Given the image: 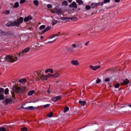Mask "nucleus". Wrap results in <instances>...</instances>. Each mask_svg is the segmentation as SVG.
Segmentation results:
<instances>
[{
  "label": "nucleus",
  "instance_id": "nucleus-1",
  "mask_svg": "<svg viewBox=\"0 0 131 131\" xmlns=\"http://www.w3.org/2000/svg\"><path fill=\"white\" fill-rule=\"evenodd\" d=\"M35 75L36 77V80H47L50 77L51 78H58L60 76V74L58 72H56L53 75L48 74L45 76L39 74L38 72H35Z\"/></svg>",
  "mask_w": 131,
  "mask_h": 131
},
{
  "label": "nucleus",
  "instance_id": "nucleus-2",
  "mask_svg": "<svg viewBox=\"0 0 131 131\" xmlns=\"http://www.w3.org/2000/svg\"><path fill=\"white\" fill-rule=\"evenodd\" d=\"M23 22V17H20L16 21H9L7 24V27H10L11 26H16L18 27Z\"/></svg>",
  "mask_w": 131,
  "mask_h": 131
},
{
  "label": "nucleus",
  "instance_id": "nucleus-3",
  "mask_svg": "<svg viewBox=\"0 0 131 131\" xmlns=\"http://www.w3.org/2000/svg\"><path fill=\"white\" fill-rule=\"evenodd\" d=\"M18 58H19V54L18 53H16L13 56L8 55L6 57V60L10 63H14V62L18 61Z\"/></svg>",
  "mask_w": 131,
  "mask_h": 131
},
{
  "label": "nucleus",
  "instance_id": "nucleus-4",
  "mask_svg": "<svg viewBox=\"0 0 131 131\" xmlns=\"http://www.w3.org/2000/svg\"><path fill=\"white\" fill-rule=\"evenodd\" d=\"M13 92L16 93V94H18L19 93H24L25 91H26V88L25 87H19L18 86L14 85L13 86L12 89Z\"/></svg>",
  "mask_w": 131,
  "mask_h": 131
},
{
  "label": "nucleus",
  "instance_id": "nucleus-5",
  "mask_svg": "<svg viewBox=\"0 0 131 131\" xmlns=\"http://www.w3.org/2000/svg\"><path fill=\"white\" fill-rule=\"evenodd\" d=\"M30 51V48L29 47H27L24 50H23L18 55V57H23L24 55V54H26V53H28Z\"/></svg>",
  "mask_w": 131,
  "mask_h": 131
},
{
  "label": "nucleus",
  "instance_id": "nucleus-6",
  "mask_svg": "<svg viewBox=\"0 0 131 131\" xmlns=\"http://www.w3.org/2000/svg\"><path fill=\"white\" fill-rule=\"evenodd\" d=\"M103 5H104V3H103V2H100L99 3H93L91 4V8H92V9H94V8H96V7H98V6H103Z\"/></svg>",
  "mask_w": 131,
  "mask_h": 131
},
{
  "label": "nucleus",
  "instance_id": "nucleus-7",
  "mask_svg": "<svg viewBox=\"0 0 131 131\" xmlns=\"http://www.w3.org/2000/svg\"><path fill=\"white\" fill-rule=\"evenodd\" d=\"M53 12H54V13H56V14H57V15H61V14H62V10L57 8H54Z\"/></svg>",
  "mask_w": 131,
  "mask_h": 131
},
{
  "label": "nucleus",
  "instance_id": "nucleus-8",
  "mask_svg": "<svg viewBox=\"0 0 131 131\" xmlns=\"http://www.w3.org/2000/svg\"><path fill=\"white\" fill-rule=\"evenodd\" d=\"M23 109H25L26 110H34L35 109H37L38 107H36V106L34 107L32 106H30L26 107H24L23 106Z\"/></svg>",
  "mask_w": 131,
  "mask_h": 131
},
{
  "label": "nucleus",
  "instance_id": "nucleus-9",
  "mask_svg": "<svg viewBox=\"0 0 131 131\" xmlns=\"http://www.w3.org/2000/svg\"><path fill=\"white\" fill-rule=\"evenodd\" d=\"M71 63L72 65H73V66H78L79 65V62L78 61V60H73L71 61Z\"/></svg>",
  "mask_w": 131,
  "mask_h": 131
},
{
  "label": "nucleus",
  "instance_id": "nucleus-10",
  "mask_svg": "<svg viewBox=\"0 0 131 131\" xmlns=\"http://www.w3.org/2000/svg\"><path fill=\"white\" fill-rule=\"evenodd\" d=\"M90 69H92V70H94V71H96L97 69H100L101 68V66H90Z\"/></svg>",
  "mask_w": 131,
  "mask_h": 131
},
{
  "label": "nucleus",
  "instance_id": "nucleus-11",
  "mask_svg": "<svg viewBox=\"0 0 131 131\" xmlns=\"http://www.w3.org/2000/svg\"><path fill=\"white\" fill-rule=\"evenodd\" d=\"M61 98L62 97H61V96H58L56 97H53L52 98V100L53 102H58V101H59V100H61Z\"/></svg>",
  "mask_w": 131,
  "mask_h": 131
},
{
  "label": "nucleus",
  "instance_id": "nucleus-12",
  "mask_svg": "<svg viewBox=\"0 0 131 131\" xmlns=\"http://www.w3.org/2000/svg\"><path fill=\"white\" fill-rule=\"evenodd\" d=\"M70 8H73L74 9H77V5L75 2H73L72 4L69 5Z\"/></svg>",
  "mask_w": 131,
  "mask_h": 131
},
{
  "label": "nucleus",
  "instance_id": "nucleus-13",
  "mask_svg": "<svg viewBox=\"0 0 131 131\" xmlns=\"http://www.w3.org/2000/svg\"><path fill=\"white\" fill-rule=\"evenodd\" d=\"M30 20H32V16L29 15L28 17H25L24 20L25 22H28V21H30Z\"/></svg>",
  "mask_w": 131,
  "mask_h": 131
},
{
  "label": "nucleus",
  "instance_id": "nucleus-14",
  "mask_svg": "<svg viewBox=\"0 0 131 131\" xmlns=\"http://www.w3.org/2000/svg\"><path fill=\"white\" fill-rule=\"evenodd\" d=\"M128 83H129V80H128V79H125L123 80V82L121 83V84L122 85H124L125 84H128Z\"/></svg>",
  "mask_w": 131,
  "mask_h": 131
},
{
  "label": "nucleus",
  "instance_id": "nucleus-15",
  "mask_svg": "<svg viewBox=\"0 0 131 131\" xmlns=\"http://www.w3.org/2000/svg\"><path fill=\"white\" fill-rule=\"evenodd\" d=\"M48 72L54 73V70L52 69H47L45 70V73H48Z\"/></svg>",
  "mask_w": 131,
  "mask_h": 131
},
{
  "label": "nucleus",
  "instance_id": "nucleus-16",
  "mask_svg": "<svg viewBox=\"0 0 131 131\" xmlns=\"http://www.w3.org/2000/svg\"><path fill=\"white\" fill-rule=\"evenodd\" d=\"M18 82H20V83H23V84H25L26 83V79H21L19 80Z\"/></svg>",
  "mask_w": 131,
  "mask_h": 131
},
{
  "label": "nucleus",
  "instance_id": "nucleus-17",
  "mask_svg": "<svg viewBox=\"0 0 131 131\" xmlns=\"http://www.w3.org/2000/svg\"><path fill=\"white\" fill-rule=\"evenodd\" d=\"M34 93H35V91L34 90H31L28 93V95L32 96V95L34 94Z\"/></svg>",
  "mask_w": 131,
  "mask_h": 131
},
{
  "label": "nucleus",
  "instance_id": "nucleus-18",
  "mask_svg": "<svg viewBox=\"0 0 131 131\" xmlns=\"http://www.w3.org/2000/svg\"><path fill=\"white\" fill-rule=\"evenodd\" d=\"M10 102H11V100L10 99H6L4 100L3 103H4V104H9Z\"/></svg>",
  "mask_w": 131,
  "mask_h": 131
},
{
  "label": "nucleus",
  "instance_id": "nucleus-19",
  "mask_svg": "<svg viewBox=\"0 0 131 131\" xmlns=\"http://www.w3.org/2000/svg\"><path fill=\"white\" fill-rule=\"evenodd\" d=\"M51 29V27H47L44 30L42 31V33H45L47 32V31H49Z\"/></svg>",
  "mask_w": 131,
  "mask_h": 131
},
{
  "label": "nucleus",
  "instance_id": "nucleus-20",
  "mask_svg": "<svg viewBox=\"0 0 131 131\" xmlns=\"http://www.w3.org/2000/svg\"><path fill=\"white\" fill-rule=\"evenodd\" d=\"M79 104L81 105V106H84V105H85L86 104V101H79Z\"/></svg>",
  "mask_w": 131,
  "mask_h": 131
},
{
  "label": "nucleus",
  "instance_id": "nucleus-21",
  "mask_svg": "<svg viewBox=\"0 0 131 131\" xmlns=\"http://www.w3.org/2000/svg\"><path fill=\"white\" fill-rule=\"evenodd\" d=\"M77 3L79 5V6L81 5H83V1L82 0H77Z\"/></svg>",
  "mask_w": 131,
  "mask_h": 131
},
{
  "label": "nucleus",
  "instance_id": "nucleus-22",
  "mask_svg": "<svg viewBox=\"0 0 131 131\" xmlns=\"http://www.w3.org/2000/svg\"><path fill=\"white\" fill-rule=\"evenodd\" d=\"M33 4L35 6V7H38V1L34 0L33 1Z\"/></svg>",
  "mask_w": 131,
  "mask_h": 131
},
{
  "label": "nucleus",
  "instance_id": "nucleus-23",
  "mask_svg": "<svg viewBox=\"0 0 131 131\" xmlns=\"http://www.w3.org/2000/svg\"><path fill=\"white\" fill-rule=\"evenodd\" d=\"M69 17H61L60 20L62 21H66V20H69Z\"/></svg>",
  "mask_w": 131,
  "mask_h": 131
},
{
  "label": "nucleus",
  "instance_id": "nucleus-24",
  "mask_svg": "<svg viewBox=\"0 0 131 131\" xmlns=\"http://www.w3.org/2000/svg\"><path fill=\"white\" fill-rule=\"evenodd\" d=\"M45 28H46V26L41 25L39 27V29L40 30H42L43 29H45Z\"/></svg>",
  "mask_w": 131,
  "mask_h": 131
},
{
  "label": "nucleus",
  "instance_id": "nucleus-25",
  "mask_svg": "<svg viewBox=\"0 0 131 131\" xmlns=\"http://www.w3.org/2000/svg\"><path fill=\"white\" fill-rule=\"evenodd\" d=\"M62 6H68V3L67 2V1H64L62 3Z\"/></svg>",
  "mask_w": 131,
  "mask_h": 131
},
{
  "label": "nucleus",
  "instance_id": "nucleus-26",
  "mask_svg": "<svg viewBox=\"0 0 131 131\" xmlns=\"http://www.w3.org/2000/svg\"><path fill=\"white\" fill-rule=\"evenodd\" d=\"M58 23V21L56 20H52V26H54V25H55V24H57Z\"/></svg>",
  "mask_w": 131,
  "mask_h": 131
},
{
  "label": "nucleus",
  "instance_id": "nucleus-27",
  "mask_svg": "<svg viewBox=\"0 0 131 131\" xmlns=\"http://www.w3.org/2000/svg\"><path fill=\"white\" fill-rule=\"evenodd\" d=\"M14 8H19V3L18 2H16L15 4H14Z\"/></svg>",
  "mask_w": 131,
  "mask_h": 131
},
{
  "label": "nucleus",
  "instance_id": "nucleus-28",
  "mask_svg": "<svg viewBox=\"0 0 131 131\" xmlns=\"http://www.w3.org/2000/svg\"><path fill=\"white\" fill-rule=\"evenodd\" d=\"M68 110H69V107H68V106L66 107L63 111L64 113H66Z\"/></svg>",
  "mask_w": 131,
  "mask_h": 131
},
{
  "label": "nucleus",
  "instance_id": "nucleus-29",
  "mask_svg": "<svg viewBox=\"0 0 131 131\" xmlns=\"http://www.w3.org/2000/svg\"><path fill=\"white\" fill-rule=\"evenodd\" d=\"M8 94H9V89L6 88L5 90V95H8Z\"/></svg>",
  "mask_w": 131,
  "mask_h": 131
},
{
  "label": "nucleus",
  "instance_id": "nucleus-30",
  "mask_svg": "<svg viewBox=\"0 0 131 131\" xmlns=\"http://www.w3.org/2000/svg\"><path fill=\"white\" fill-rule=\"evenodd\" d=\"M71 20H72V21H76V20H77V17H71Z\"/></svg>",
  "mask_w": 131,
  "mask_h": 131
},
{
  "label": "nucleus",
  "instance_id": "nucleus-31",
  "mask_svg": "<svg viewBox=\"0 0 131 131\" xmlns=\"http://www.w3.org/2000/svg\"><path fill=\"white\" fill-rule=\"evenodd\" d=\"M5 96L3 94H0V100H4Z\"/></svg>",
  "mask_w": 131,
  "mask_h": 131
},
{
  "label": "nucleus",
  "instance_id": "nucleus-32",
  "mask_svg": "<svg viewBox=\"0 0 131 131\" xmlns=\"http://www.w3.org/2000/svg\"><path fill=\"white\" fill-rule=\"evenodd\" d=\"M120 85V84L117 83L116 85H115V89H118Z\"/></svg>",
  "mask_w": 131,
  "mask_h": 131
},
{
  "label": "nucleus",
  "instance_id": "nucleus-33",
  "mask_svg": "<svg viewBox=\"0 0 131 131\" xmlns=\"http://www.w3.org/2000/svg\"><path fill=\"white\" fill-rule=\"evenodd\" d=\"M47 7L48 8V9H52V8H53V6L51 4H48Z\"/></svg>",
  "mask_w": 131,
  "mask_h": 131
},
{
  "label": "nucleus",
  "instance_id": "nucleus-34",
  "mask_svg": "<svg viewBox=\"0 0 131 131\" xmlns=\"http://www.w3.org/2000/svg\"><path fill=\"white\" fill-rule=\"evenodd\" d=\"M0 131H6V128L4 127H0Z\"/></svg>",
  "mask_w": 131,
  "mask_h": 131
},
{
  "label": "nucleus",
  "instance_id": "nucleus-35",
  "mask_svg": "<svg viewBox=\"0 0 131 131\" xmlns=\"http://www.w3.org/2000/svg\"><path fill=\"white\" fill-rule=\"evenodd\" d=\"M57 39H54L53 41H49L48 42L46 43L47 44L48 43H52V42H54V41H56Z\"/></svg>",
  "mask_w": 131,
  "mask_h": 131
},
{
  "label": "nucleus",
  "instance_id": "nucleus-36",
  "mask_svg": "<svg viewBox=\"0 0 131 131\" xmlns=\"http://www.w3.org/2000/svg\"><path fill=\"white\" fill-rule=\"evenodd\" d=\"M60 82H61V81H60V80H57L55 82L56 84H57V85H60Z\"/></svg>",
  "mask_w": 131,
  "mask_h": 131
},
{
  "label": "nucleus",
  "instance_id": "nucleus-37",
  "mask_svg": "<svg viewBox=\"0 0 131 131\" xmlns=\"http://www.w3.org/2000/svg\"><path fill=\"white\" fill-rule=\"evenodd\" d=\"M43 107V108H48V107H50V104H47L44 105Z\"/></svg>",
  "mask_w": 131,
  "mask_h": 131
},
{
  "label": "nucleus",
  "instance_id": "nucleus-38",
  "mask_svg": "<svg viewBox=\"0 0 131 131\" xmlns=\"http://www.w3.org/2000/svg\"><path fill=\"white\" fill-rule=\"evenodd\" d=\"M26 2V0H20V4L22 5V4H24Z\"/></svg>",
  "mask_w": 131,
  "mask_h": 131
},
{
  "label": "nucleus",
  "instance_id": "nucleus-39",
  "mask_svg": "<svg viewBox=\"0 0 131 131\" xmlns=\"http://www.w3.org/2000/svg\"><path fill=\"white\" fill-rule=\"evenodd\" d=\"M77 47H78V48H80L81 49V48H82V44H81V43H80L79 44H78L77 45Z\"/></svg>",
  "mask_w": 131,
  "mask_h": 131
},
{
  "label": "nucleus",
  "instance_id": "nucleus-40",
  "mask_svg": "<svg viewBox=\"0 0 131 131\" xmlns=\"http://www.w3.org/2000/svg\"><path fill=\"white\" fill-rule=\"evenodd\" d=\"M48 117H52L53 116V113H50L48 115Z\"/></svg>",
  "mask_w": 131,
  "mask_h": 131
},
{
  "label": "nucleus",
  "instance_id": "nucleus-41",
  "mask_svg": "<svg viewBox=\"0 0 131 131\" xmlns=\"http://www.w3.org/2000/svg\"><path fill=\"white\" fill-rule=\"evenodd\" d=\"M85 9L86 10H91V6H86Z\"/></svg>",
  "mask_w": 131,
  "mask_h": 131
},
{
  "label": "nucleus",
  "instance_id": "nucleus-42",
  "mask_svg": "<svg viewBox=\"0 0 131 131\" xmlns=\"http://www.w3.org/2000/svg\"><path fill=\"white\" fill-rule=\"evenodd\" d=\"M5 14H6L7 15L10 14V10H6L5 11Z\"/></svg>",
  "mask_w": 131,
  "mask_h": 131
},
{
  "label": "nucleus",
  "instance_id": "nucleus-43",
  "mask_svg": "<svg viewBox=\"0 0 131 131\" xmlns=\"http://www.w3.org/2000/svg\"><path fill=\"white\" fill-rule=\"evenodd\" d=\"M100 82H101V79H97V80H96V83H100Z\"/></svg>",
  "mask_w": 131,
  "mask_h": 131
},
{
  "label": "nucleus",
  "instance_id": "nucleus-44",
  "mask_svg": "<svg viewBox=\"0 0 131 131\" xmlns=\"http://www.w3.org/2000/svg\"><path fill=\"white\" fill-rule=\"evenodd\" d=\"M104 4H107V3H110V0H104Z\"/></svg>",
  "mask_w": 131,
  "mask_h": 131
},
{
  "label": "nucleus",
  "instance_id": "nucleus-45",
  "mask_svg": "<svg viewBox=\"0 0 131 131\" xmlns=\"http://www.w3.org/2000/svg\"><path fill=\"white\" fill-rule=\"evenodd\" d=\"M104 81H105L106 82H109V81H110V78H106L104 80Z\"/></svg>",
  "mask_w": 131,
  "mask_h": 131
},
{
  "label": "nucleus",
  "instance_id": "nucleus-46",
  "mask_svg": "<svg viewBox=\"0 0 131 131\" xmlns=\"http://www.w3.org/2000/svg\"><path fill=\"white\" fill-rule=\"evenodd\" d=\"M54 37H55V35H52V36H51L50 37H49L48 38L49 39H51L52 38H54Z\"/></svg>",
  "mask_w": 131,
  "mask_h": 131
},
{
  "label": "nucleus",
  "instance_id": "nucleus-47",
  "mask_svg": "<svg viewBox=\"0 0 131 131\" xmlns=\"http://www.w3.org/2000/svg\"><path fill=\"white\" fill-rule=\"evenodd\" d=\"M4 93V89L0 88V94H3Z\"/></svg>",
  "mask_w": 131,
  "mask_h": 131
},
{
  "label": "nucleus",
  "instance_id": "nucleus-48",
  "mask_svg": "<svg viewBox=\"0 0 131 131\" xmlns=\"http://www.w3.org/2000/svg\"><path fill=\"white\" fill-rule=\"evenodd\" d=\"M21 131H27V128H26V127L23 128H21Z\"/></svg>",
  "mask_w": 131,
  "mask_h": 131
},
{
  "label": "nucleus",
  "instance_id": "nucleus-49",
  "mask_svg": "<svg viewBox=\"0 0 131 131\" xmlns=\"http://www.w3.org/2000/svg\"><path fill=\"white\" fill-rule=\"evenodd\" d=\"M72 47L73 49H75V48H76L77 46L75 44H72Z\"/></svg>",
  "mask_w": 131,
  "mask_h": 131
},
{
  "label": "nucleus",
  "instance_id": "nucleus-50",
  "mask_svg": "<svg viewBox=\"0 0 131 131\" xmlns=\"http://www.w3.org/2000/svg\"><path fill=\"white\" fill-rule=\"evenodd\" d=\"M90 43V41H88L87 42H86L85 43V46H86V47H88V46H89V43Z\"/></svg>",
  "mask_w": 131,
  "mask_h": 131
},
{
  "label": "nucleus",
  "instance_id": "nucleus-51",
  "mask_svg": "<svg viewBox=\"0 0 131 131\" xmlns=\"http://www.w3.org/2000/svg\"><path fill=\"white\" fill-rule=\"evenodd\" d=\"M53 35H54V37H56V36H59V34H55Z\"/></svg>",
  "mask_w": 131,
  "mask_h": 131
},
{
  "label": "nucleus",
  "instance_id": "nucleus-52",
  "mask_svg": "<svg viewBox=\"0 0 131 131\" xmlns=\"http://www.w3.org/2000/svg\"><path fill=\"white\" fill-rule=\"evenodd\" d=\"M72 50H73V48H68V51H72Z\"/></svg>",
  "mask_w": 131,
  "mask_h": 131
},
{
  "label": "nucleus",
  "instance_id": "nucleus-53",
  "mask_svg": "<svg viewBox=\"0 0 131 131\" xmlns=\"http://www.w3.org/2000/svg\"><path fill=\"white\" fill-rule=\"evenodd\" d=\"M124 105H123V104H121V105L120 106V108H124Z\"/></svg>",
  "mask_w": 131,
  "mask_h": 131
},
{
  "label": "nucleus",
  "instance_id": "nucleus-54",
  "mask_svg": "<svg viewBox=\"0 0 131 131\" xmlns=\"http://www.w3.org/2000/svg\"><path fill=\"white\" fill-rule=\"evenodd\" d=\"M115 3H119L120 2V0H115Z\"/></svg>",
  "mask_w": 131,
  "mask_h": 131
},
{
  "label": "nucleus",
  "instance_id": "nucleus-55",
  "mask_svg": "<svg viewBox=\"0 0 131 131\" xmlns=\"http://www.w3.org/2000/svg\"><path fill=\"white\" fill-rule=\"evenodd\" d=\"M36 102H37V101H31L29 103H36Z\"/></svg>",
  "mask_w": 131,
  "mask_h": 131
},
{
  "label": "nucleus",
  "instance_id": "nucleus-56",
  "mask_svg": "<svg viewBox=\"0 0 131 131\" xmlns=\"http://www.w3.org/2000/svg\"><path fill=\"white\" fill-rule=\"evenodd\" d=\"M114 106V105H112V107L111 108V110H113V108H113V107Z\"/></svg>",
  "mask_w": 131,
  "mask_h": 131
},
{
  "label": "nucleus",
  "instance_id": "nucleus-57",
  "mask_svg": "<svg viewBox=\"0 0 131 131\" xmlns=\"http://www.w3.org/2000/svg\"><path fill=\"white\" fill-rule=\"evenodd\" d=\"M69 3H72V0H68Z\"/></svg>",
  "mask_w": 131,
  "mask_h": 131
},
{
  "label": "nucleus",
  "instance_id": "nucleus-58",
  "mask_svg": "<svg viewBox=\"0 0 131 131\" xmlns=\"http://www.w3.org/2000/svg\"><path fill=\"white\" fill-rule=\"evenodd\" d=\"M6 35H8L9 34V32L5 33Z\"/></svg>",
  "mask_w": 131,
  "mask_h": 131
},
{
  "label": "nucleus",
  "instance_id": "nucleus-59",
  "mask_svg": "<svg viewBox=\"0 0 131 131\" xmlns=\"http://www.w3.org/2000/svg\"><path fill=\"white\" fill-rule=\"evenodd\" d=\"M47 92H48V94H50L51 92H50V90H48V91H47Z\"/></svg>",
  "mask_w": 131,
  "mask_h": 131
},
{
  "label": "nucleus",
  "instance_id": "nucleus-60",
  "mask_svg": "<svg viewBox=\"0 0 131 131\" xmlns=\"http://www.w3.org/2000/svg\"><path fill=\"white\" fill-rule=\"evenodd\" d=\"M40 38H43V36H41Z\"/></svg>",
  "mask_w": 131,
  "mask_h": 131
},
{
  "label": "nucleus",
  "instance_id": "nucleus-61",
  "mask_svg": "<svg viewBox=\"0 0 131 131\" xmlns=\"http://www.w3.org/2000/svg\"><path fill=\"white\" fill-rule=\"evenodd\" d=\"M113 129H115V128H116V127L114 126V127H113Z\"/></svg>",
  "mask_w": 131,
  "mask_h": 131
},
{
  "label": "nucleus",
  "instance_id": "nucleus-62",
  "mask_svg": "<svg viewBox=\"0 0 131 131\" xmlns=\"http://www.w3.org/2000/svg\"><path fill=\"white\" fill-rule=\"evenodd\" d=\"M128 107H129V108H131V104H129V105H128Z\"/></svg>",
  "mask_w": 131,
  "mask_h": 131
},
{
  "label": "nucleus",
  "instance_id": "nucleus-63",
  "mask_svg": "<svg viewBox=\"0 0 131 131\" xmlns=\"http://www.w3.org/2000/svg\"><path fill=\"white\" fill-rule=\"evenodd\" d=\"M11 94H13V92H11Z\"/></svg>",
  "mask_w": 131,
  "mask_h": 131
},
{
  "label": "nucleus",
  "instance_id": "nucleus-64",
  "mask_svg": "<svg viewBox=\"0 0 131 131\" xmlns=\"http://www.w3.org/2000/svg\"><path fill=\"white\" fill-rule=\"evenodd\" d=\"M0 75H1V72H0Z\"/></svg>",
  "mask_w": 131,
  "mask_h": 131
}]
</instances>
